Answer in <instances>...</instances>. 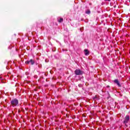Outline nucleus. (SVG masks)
Instances as JSON below:
<instances>
[{
    "label": "nucleus",
    "mask_w": 130,
    "mask_h": 130,
    "mask_svg": "<svg viewBox=\"0 0 130 130\" xmlns=\"http://www.w3.org/2000/svg\"><path fill=\"white\" fill-rule=\"evenodd\" d=\"M36 64H37V63H36Z\"/></svg>",
    "instance_id": "nucleus-14"
},
{
    "label": "nucleus",
    "mask_w": 130,
    "mask_h": 130,
    "mask_svg": "<svg viewBox=\"0 0 130 130\" xmlns=\"http://www.w3.org/2000/svg\"><path fill=\"white\" fill-rule=\"evenodd\" d=\"M80 31H81V32L83 31V28H80Z\"/></svg>",
    "instance_id": "nucleus-10"
},
{
    "label": "nucleus",
    "mask_w": 130,
    "mask_h": 130,
    "mask_svg": "<svg viewBox=\"0 0 130 130\" xmlns=\"http://www.w3.org/2000/svg\"><path fill=\"white\" fill-rule=\"evenodd\" d=\"M129 121V116L127 115L124 117V121L123 122V123L125 125V126L126 127H127V126H128V125H127V123H128Z\"/></svg>",
    "instance_id": "nucleus-2"
},
{
    "label": "nucleus",
    "mask_w": 130,
    "mask_h": 130,
    "mask_svg": "<svg viewBox=\"0 0 130 130\" xmlns=\"http://www.w3.org/2000/svg\"><path fill=\"white\" fill-rule=\"evenodd\" d=\"M85 13L86 14H87V15H89V14H91V11L90 10H87V11H85Z\"/></svg>",
    "instance_id": "nucleus-8"
},
{
    "label": "nucleus",
    "mask_w": 130,
    "mask_h": 130,
    "mask_svg": "<svg viewBox=\"0 0 130 130\" xmlns=\"http://www.w3.org/2000/svg\"><path fill=\"white\" fill-rule=\"evenodd\" d=\"M74 73L76 76H81L84 74V72L80 69H76Z\"/></svg>",
    "instance_id": "nucleus-3"
},
{
    "label": "nucleus",
    "mask_w": 130,
    "mask_h": 130,
    "mask_svg": "<svg viewBox=\"0 0 130 130\" xmlns=\"http://www.w3.org/2000/svg\"><path fill=\"white\" fill-rule=\"evenodd\" d=\"M1 79L2 80V78H1Z\"/></svg>",
    "instance_id": "nucleus-16"
},
{
    "label": "nucleus",
    "mask_w": 130,
    "mask_h": 130,
    "mask_svg": "<svg viewBox=\"0 0 130 130\" xmlns=\"http://www.w3.org/2000/svg\"><path fill=\"white\" fill-rule=\"evenodd\" d=\"M113 82L114 83V84L117 85L118 87H121V85H120V83H119V81H118V79H115Z\"/></svg>",
    "instance_id": "nucleus-5"
},
{
    "label": "nucleus",
    "mask_w": 130,
    "mask_h": 130,
    "mask_svg": "<svg viewBox=\"0 0 130 130\" xmlns=\"http://www.w3.org/2000/svg\"><path fill=\"white\" fill-rule=\"evenodd\" d=\"M84 54L85 55H86V56H88V55H89V54H90V51H89V50H88V49H85L84 50Z\"/></svg>",
    "instance_id": "nucleus-6"
},
{
    "label": "nucleus",
    "mask_w": 130,
    "mask_h": 130,
    "mask_svg": "<svg viewBox=\"0 0 130 130\" xmlns=\"http://www.w3.org/2000/svg\"><path fill=\"white\" fill-rule=\"evenodd\" d=\"M96 99H97V96H95L93 98V100H96Z\"/></svg>",
    "instance_id": "nucleus-9"
},
{
    "label": "nucleus",
    "mask_w": 130,
    "mask_h": 130,
    "mask_svg": "<svg viewBox=\"0 0 130 130\" xmlns=\"http://www.w3.org/2000/svg\"><path fill=\"white\" fill-rule=\"evenodd\" d=\"M11 105L12 107H16L19 106V100L17 99H12L11 101Z\"/></svg>",
    "instance_id": "nucleus-1"
},
{
    "label": "nucleus",
    "mask_w": 130,
    "mask_h": 130,
    "mask_svg": "<svg viewBox=\"0 0 130 130\" xmlns=\"http://www.w3.org/2000/svg\"><path fill=\"white\" fill-rule=\"evenodd\" d=\"M110 86L109 85H107V88H110Z\"/></svg>",
    "instance_id": "nucleus-11"
},
{
    "label": "nucleus",
    "mask_w": 130,
    "mask_h": 130,
    "mask_svg": "<svg viewBox=\"0 0 130 130\" xmlns=\"http://www.w3.org/2000/svg\"><path fill=\"white\" fill-rule=\"evenodd\" d=\"M108 2H110L111 0H106Z\"/></svg>",
    "instance_id": "nucleus-12"
},
{
    "label": "nucleus",
    "mask_w": 130,
    "mask_h": 130,
    "mask_svg": "<svg viewBox=\"0 0 130 130\" xmlns=\"http://www.w3.org/2000/svg\"><path fill=\"white\" fill-rule=\"evenodd\" d=\"M44 75H46V74L45 73Z\"/></svg>",
    "instance_id": "nucleus-15"
},
{
    "label": "nucleus",
    "mask_w": 130,
    "mask_h": 130,
    "mask_svg": "<svg viewBox=\"0 0 130 130\" xmlns=\"http://www.w3.org/2000/svg\"><path fill=\"white\" fill-rule=\"evenodd\" d=\"M25 63L26 64H29V63H30L31 66H33V64H35V60H34L33 59H30V60L26 61Z\"/></svg>",
    "instance_id": "nucleus-4"
},
{
    "label": "nucleus",
    "mask_w": 130,
    "mask_h": 130,
    "mask_svg": "<svg viewBox=\"0 0 130 130\" xmlns=\"http://www.w3.org/2000/svg\"><path fill=\"white\" fill-rule=\"evenodd\" d=\"M57 21L59 23H61L62 22H63V18L58 17Z\"/></svg>",
    "instance_id": "nucleus-7"
},
{
    "label": "nucleus",
    "mask_w": 130,
    "mask_h": 130,
    "mask_svg": "<svg viewBox=\"0 0 130 130\" xmlns=\"http://www.w3.org/2000/svg\"><path fill=\"white\" fill-rule=\"evenodd\" d=\"M114 8H116V6H114Z\"/></svg>",
    "instance_id": "nucleus-13"
}]
</instances>
